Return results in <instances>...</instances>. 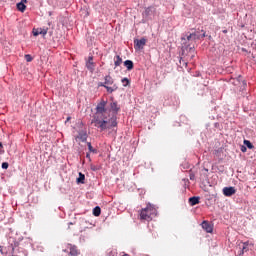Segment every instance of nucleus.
<instances>
[{
  "label": "nucleus",
  "mask_w": 256,
  "mask_h": 256,
  "mask_svg": "<svg viewBox=\"0 0 256 256\" xmlns=\"http://www.w3.org/2000/svg\"><path fill=\"white\" fill-rule=\"evenodd\" d=\"M99 87H105V89L108 91V93H113V91H117L118 87L117 85H113V87H109L107 86V84H105V82H101L99 83Z\"/></svg>",
  "instance_id": "nucleus-9"
},
{
  "label": "nucleus",
  "mask_w": 256,
  "mask_h": 256,
  "mask_svg": "<svg viewBox=\"0 0 256 256\" xmlns=\"http://www.w3.org/2000/svg\"><path fill=\"white\" fill-rule=\"evenodd\" d=\"M67 249H69L70 256H79V254L81 253L79 249H77V246L75 245L68 244Z\"/></svg>",
  "instance_id": "nucleus-6"
},
{
  "label": "nucleus",
  "mask_w": 256,
  "mask_h": 256,
  "mask_svg": "<svg viewBox=\"0 0 256 256\" xmlns=\"http://www.w3.org/2000/svg\"><path fill=\"white\" fill-rule=\"evenodd\" d=\"M24 58L27 61V63H31V61H33V57L31 56V54H26Z\"/></svg>",
  "instance_id": "nucleus-24"
},
{
  "label": "nucleus",
  "mask_w": 256,
  "mask_h": 256,
  "mask_svg": "<svg viewBox=\"0 0 256 256\" xmlns=\"http://www.w3.org/2000/svg\"><path fill=\"white\" fill-rule=\"evenodd\" d=\"M2 169H9V163L3 162L2 163Z\"/></svg>",
  "instance_id": "nucleus-26"
},
{
  "label": "nucleus",
  "mask_w": 256,
  "mask_h": 256,
  "mask_svg": "<svg viewBox=\"0 0 256 256\" xmlns=\"http://www.w3.org/2000/svg\"><path fill=\"white\" fill-rule=\"evenodd\" d=\"M86 67L89 71H91V73H93V71H95V64L93 63V56H90L88 58V61L86 62Z\"/></svg>",
  "instance_id": "nucleus-8"
},
{
  "label": "nucleus",
  "mask_w": 256,
  "mask_h": 256,
  "mask_svg": "<svg viewBox=\"0 0 256 256\" xmlns=\"http://www.w3.org/2000/svg\"><path fill=\"white\" fill-rule=\"evenodd\" d=\"M86 158L89 159V160H91V154L87 153V154H86Z\"/></svg>",
  "instance_id": "nucleus-30"
},
{
  "label": "nucleus",
  "mask_w": 256,
  "mask_h": 256,
  "mask_svg": "<svg viewBox=\"0 0 256 256\" xmlns=\"http://www.w3.org/2000/svg\"><path fill=\"white\" fill-rule=\"evenodd\" d=\"M20 3L25 4V3H27V0H21V2H20Z\"/></svg>",
  "instance_id": "nucleus-31"
},
{
  "label": "nucleus",
  "mask_w": 256,
  "mask_h": 256,
  "mask_svg": "<svg viewBox=\"0 0 256 256\" xmlns=\"http://www.w3.org/2000/svg\"><path fill=\"white\" fill-rule=\"evenodd\" d=\"M243 85H247V82L243 81Z\"/></svg>",
  "instance_id": "nucleus-33"
},
{
  "label": "nucleus",
  "mask_w": 256,
  "mask_h": 256,
  "mask_svg": "<svg viewBox=\"0 0 256 256\" xmlns=\"http://www.w3.org/2000/svg\"><path fill=\"white\" fill-rule=\"evenodd\" d=\"M190 179H193V176H192V177H190Z\"/></svg>",
  "instance_id": "nucleus-35"
},
{
  "label": "nucleus",
  "mask_w": 256,
  "mask_h": 256,
  "mask_svg": "<svg viewBox=\"0 0 256 256\" xmlns=\"http://www.w3.org/2000/svg\"><path fill=\"white\" fill-rule=\"evenodd\" d=\"M110 109L111 111H113L114 113H118V111L121 109L119 108V105H117V102H112L110 104Z\"/></svg>",
  "instance_id": "nucleus-13"
},
{
  "label": "nucleus",
  "mask_w": 256,
  "mask_h": 256,
  "mask_svg": "<svg viewBox=\"0 0 256 256\" xmlns=\"http://www.w3.org/2000/svg\"><path fill=\"white\" fill-rule=\"evenodd\" d=\"M235 193H237V190L233 186L223 188V194L225 197H232Z\"/></svg>",
  "instance_id": "nucleus-5"
},
{
  "label": "nucleus",
  "mask_w": 256,
  "mask_h": 256,
  "mask_svg": "<svg viewBox=\"0 0 256 256\" xmlns=\"http://www.w3.org/2000/svg\"><path fill=\"white\" fill-rule=\"evenodd\" d=\"M94 127L101 129V131H105L107 129V101L101 100L96 106V113L94 118L91 121Z\"/></svg>",
  "instance_id": "nucleus-1"
},
{
  "label": "nucleus",
  "mask_w": 256,
  "mask_h": 256,
  "mask_svg": "<svg viewBox=\"0 0 256 256\" xmlns=\"http://www.w3.org/2000/svg\"><path fill=\"white\" fill-rule=\"evenodd\" d=\"M76 141H82V143H85L87 141V132L81 131L79 132L78 136H76Z\"/></svg>",
  "instance_id": "nucleus-10"
},
{
  "label": "nucleus",
  "mask_w": 256,
  "mask_h": 256,
  "mask_svg": "<svg viewBox=\"0 0 256 256\" xmlns=\"http://www.w3.org/2000/svg\"><path fill=\"white\" fill-rule=\"evenodd\" d=\"M17 9H18V11H21V13H24L25 9H27V6L25 4H23V2H19L17 4Z\"/></svg>",
  "instance_id": "nucleus-15"
},
{
  "label": "nucleus",
  "mask_w": 256,
  "mask_h": 256,
  "mask_svg": "<svg viewBox=\"0 0 256 256\" xmlns=\"http://www.w3.org/2000/svg\"><path fill=\"white\" fill-rule=\"evenodd\" d=\"M87 145L90 153L97 154V149L93 148V146L91 145V142H88Z\"/></svg>",
  "instance_id": "nucleus-21"
},
{
  "label": "nucleus",
  "mask_w": 256,
  "mask_h": 256,
  "mask_svg": "<svg viewBox=\"0 0 256 256\" xmlns=\"http://www.w3.org/2000/svg\"><path fill=\"white\" fill-rule=\"evenodd\" d=\"M188 202L191 205V207H195V205H199V197L193 196L189 198Z\"/></svg>",
  "instance_id": "nucleus-11"
},
{
  "label": "nucleus",
  "mask_w": 256,
  "mask_h": 256,
  "mask_svg": "<svg viewBox=\"0 0 256 256\" xmlns=\"http://www.w3.org/2000/svg\"><path fill=\"white\" fill-rule=\"evenodd\" d=\"M244 145H246V147H248V149H254V147H255L249 140H244Z\"/></svg>",
  "instance_id": "nucleus-22"
},
{
  "label": "nucleus",
  "mask_w": 256,
  "mask_h": 256,
  "mask_svg": "<svg viewBox=\"0 0 256 256\" xmlns=\"http://www.w3.org/2000/svg\"><path fill=\"white\" fill-rule=\"evenodd\" d=\"M99 215H101V207L96 206V207L93 209V216H94V217H99Z\"/></svg>",
  "instance_id": "nucleus-17"
},
{
  "label": "nucleus",
  "mask_w": 256,
  "mask_h": 256,
  "mask_svg": "<svg viewBox=\"0 0 256 256\" xmlns=\"http://www.w3.org/2000/svg\"><path fill=\"white\" fill-rule=\"evenodd\" d=\"M77 183H81L83 185V183H85V174L83 173H79V177L77 178Z\"/></svg>",
  "instance_id": "nucleus-18"
},
{
  "label": "nucleus",
  "mask_w": 256,
  "mask_h": 256,
  "mask_svg": "<svg viewBox=\"0 0 256 256\" xmlns=\"http://www.w3.org/2000/svg\"><path fill=\"white\" fill-rule=\"evenodd\" d=\"M191 34H192L193 41H196V39H201V38L205 37V33H203L202 36L199 35V32H194Z\"/></svg>",
  "instance_id": "nucleus-16"
},
{
  "label": "nucleus",
  "mask_w": 256,
  "mask_h": 256,
  "mask_svg": "<svg viewBox=\"0 0 256 256\" xmlns=\"http://www.w3.org/2000/svg\"><path fill=\"white\" fill-rule=\"evenodd\" d=\"M123 87H127L131 81H129L127 78L122 79Z\"/></svg>",
  "instance_id": "nucleus-25"
},
{
  "label": "nucleus",
  "mask_w": 256,
  "mask_h": 256,
  "mask_svg": "<svg viewBox=\"0 0 256 256\" xmlns=\"http://www.w3.org/2000/svg\"><path fill=\"white\" fill-rule=\"evenodd\" d=\"M114 81H113V78L111 76H106L105 77V85H113Z\"/></svg>",
  "instance_id": "nucleus-19"
},
{
  "label": "nucleus",
  "mask_w": 256,
  "mask_h": 256,
  "mask_svg": "<svg viewBox=\"0 0 256 256\" xmlns=\"http://www.w3.org/2000/svg\"><path fill=\"white\" fill-rule=\"evenodd\" d=\"M153 217H157V209L153 207L151 204L147 205L146 208L140 210V221H152Z\"/></svg>",
  "instance_id": "nucleus-2"
},
{
  "label": "nucleus",
  "mask_w": 256,
  "mask_h": 256,
  "mask_svg": "<svg viewBox=\"0 0 256 256\" xmlns=\"http://www.w3.org/2000/svg\"><path fill=\"white\" fill-rule=\"evenodd\" d=\"M91 169H92V171H98L99 170V168H97L96 166H91Z\"/></svg>",
  "instance_id": "nucleus-29"
},
{
  "label": "nucleus",
  "mask_w": 256,
  "mask_h": 256,
  "mask_svg": "<svg viewBox=\"0 0 256 256\" xmlns=\"http://www.w3.org/2000/svg\"><path fill=\"white\" fill-rule=\"evenodd\" d=\"M110 121H111V125L109 126V125L107 124V129H111V127H117V120L111 118Z\"/></svg>",
  "instance_id": "nucleus-20"
},
{
  "label": "nucleus",
  "mask_w": 256,
  "mask_h": 256,
  "mask_svg": "<svg viewBox=\"0 0 256 256\" xmlns=\"http://www.w3.org/2000/svg\"><path fill=\"white\" fill-rule=\"evenodd\" d=\"M241 151H242V153H245L247 151V148L245 146H242Z\"/></svg>",
  "instance_id": "nucleus-28"
},
{
  "label": "nucleus",
  "mask_w": 256,
  "mask_h": 256,
  "mask_svg": "<svg viewBox=\"0 0 256 256\" xmlns=\"http://www.w3.org/2000/svg\"><path fill=\"white\" fill-rule=\"evenodd\" d=\"M48 31H49V28L42 27V28H34L32 30V33H33L34 37H38V35H43V37H45V35H47Z\"/></svg>",
  "instance_id": "nucleus-4"
},
{
  "label": "nucleus",
  "mask_w": 256,
  "mask_h": 256,
  "mask_svg": "<svg viewBox=\"0 0 256 256\" xmlns=\"http://www.w3.org/2000/svg\"><path fill=\"white\" fill-rule=\"evenodd\" d=\"M247 247H249V242H244L242 247V255L245 253V251H249V248Z\"/></svg>",
  "instance_id": "nucleus-23"
},
{
  "label": "nucleus",
  "mask_w": 256,
  "mask_h": 256,
  "mask_svg": "<svg viewBox=\"0 0 256 256\" xmlns=\"http://www.w3.org/2000/svg\"><path fill=\"white\" fill-rule=\"evenodd\" d=\"M121 63H123V59L121 58V56L117 55L114 58V65H115V67H119L121 65Z\"/></svg>",
  "instance_id": "nucleus-14"
},
{
  "label": "nucleus",
  "mask_w": 256,
  "mask_h": 256,
  "mask_svg": "<svg viewBox=\"0 0 256 256\" xmlns=\"http://www.w3.org/2000/svg\"><path fill=\"white\" fill-rule=\"evenodd\" d=\"M187 40H188V41H193V35H192V34L188 35V36H187Z\"/></svg>",
  "instance_id": "nucleus-27"
},
{
  "label": "nucleus",
  "mask_w": 256,
  "mask_h": 256,
  "mask_svg": "<svg viewBox=\"0 0 256 256\" xmlns=\"http://www.w3.org/2000/svg\"><path fill=\"white\" fill-rule=\"evenodd\" d=\"M202 229H204L206 233H213V225H211V223H209L208 221L202 222Z\"/></svg>",
  "instance_id": "nucleus-7"
},
{
  "label": "nucleus",
  "mask_w": 256,
  "mask_h": 256,
  "mask_svg": "<svg viewBox=\"0 0 256 256\" xmlns=\"http://www.w3.org/2000/svg\"><path fill=\"white\" fill-rule=\"evenodd\" d=\"M145 45H147V39L145 38H141L134 40V48L136 51H141V49H143V47H145Z\"/></svg>",
  "instance_id": "nucleus-3"
},
{
  "label": "nucleus",
  "mask_w": 256,
  "mask_h": 256,
  "mask_svg": "<svg viewBox=\"0 0 256 256\" xmlns=\"http://www.w3.org/2000/svg\"><path fill=\"white\" fill-rule=\"evenodd\" d=\"M124 67L128 69V71H132L134 64L131 60L124 61Z\"/></svg>",
  "instance_id": "nucleus-12"
},
{
  "label": "nucleus",
  "mask_w": 256,
  "mask_h": 256,
  "mask_svg": "<svg viewBox=\"0 0 256 256\" xmlns=\"http://www.w3.org/2000/svg\"><path fill=\"white\" fill-rule=\"evenodd\" d=\"M190 179H193V176H192V177H190Z\"/></svg>",
  "instance_id": "nucleus-34"
},
{
  "label": "nucleus",
  "mask_w": 256,
  "mask_h": 256,
  "mask_svg": "<svg viewBox=\"0 0 256 256\" xmlns=\"http://www.w3.org/2000/svg\"><path fill=\"white\" fill-rule=\"evenodd\" d=\"M0 149H3V143L0 142Z\"/></svg>",
  "instance_id": "nucleus-32"
}]
</instances>
